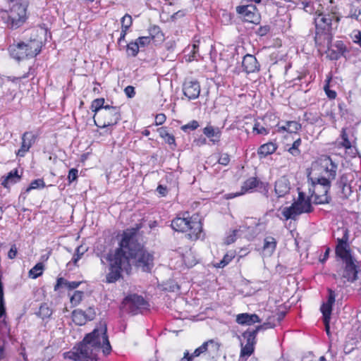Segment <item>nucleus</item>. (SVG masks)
<instances>
[{
    "label": "nucleus",
    "mask_w": 361,
    "mask_h": 361,
    "mask_svg": "<svg viewBox=\"0 0 361 361\" xmlns=\"http://www.w3.org/2000/svg\"><path fill=\"white\" fill-rule=\"evenodd\" d=\"M340 257L345 263L344 269L342 271L341 279L343 282L353 283L357 279V274L360 271L358 262L351 256V253L347 252L343 255H336Z\"/></svg>",
    "instance_id": "10"
},
{
    "label": "nucleus",
    "mask_w": 361,
    "mask_h": 361,
    "mask_svg": "<svg viewBox=\"0 0 361 361\" xmlns=\"http://www.w3.org/2000/svg\"><path fill=\"white\" fill-rule=\"evenodd\" d=\"M233 256L232 255H229L228 254L225 255L223 259L218 263L216 267L218 268H223L226 266L233 259Z\"/></svg>",
    "instance_id": "51"
},
{
    "label": "nucleus",
    "mask_w": 361,
    "mask_h": 361,
    "mask_svg": "<svg viewBox=\"0 0 361 361\" xmlns=\"http://www.w3.org/2000/svg\"><path fill=\"white\" fill-rule=\"evenodd\" d=\"M204 135L213 143L216 144L220 141L221 130L219 127L207 125L203 128Z\"/></svg>",
    "instance_id": "22"
},
{
    "label": "nucleus",
    "mask_w": 361,
    "mask_h": 361,
    "mask_svg": "<svg viewBox=\"0 0 361 361\" xmlns=\"http://www.w3.org/2000/svg\"><path fill=\"white\" fill-rule=\"evenodd\" d=\"M36 136L32 132H25L22 136L21 147L17 152V155L24 157L25 154L29 151L32 145L35 142Z\"/></svg>",
    "instance_id": "18"
},
{
    "label": "nucleus",
    "mask_w": 361,
    "mask_h": 361,
    "mask_svg": "<svg viewBox=\"0 0 361 361\" xmlns=\"http://www.w3.org/2000/svg\"><path fill=\"white\" fill-rule=\"evenodd\" d=\"M324 91H325L327 97L329 99H333L336 98V92L335 91L329 89V82L324 85Z\"/></svg>",
    "instance_id": "57"
},
{
    "label": "nucleus",
    "mask_w": 361,
    "mask_h": 361,
    "mask_svg": "<svg viewBox=\"0 0 361 361\" xmlns=\"http://www.w3.org/2000/svg\"><path fill=\"white\" fill-rule=\"evenodd\" d=\"M149 37H140L135 42H138L140 47H144L150 42Z\"/></svg>",
    "instance_id": "58"
},
{
    "label": "nucleus",
    "mask_w": 361,
    "mask_h": 361,
    "mask_svg": "<svg viewBox=\"0 0 361 361\" xmlns=\"http://www.w3.org/2000/svg\"><path fill=\"white\" fill-rule=\"evenodd\" d=\"M317 17L314 18L315 23V43L323 47H329L332 41L333 22L337 23L338 19L334 13H324L317 9L315 11Z\"/></svg>",
    "instance_id": "4"
},
{
    "label": "nucleus",
    "mask_w": 361,
    "mask_h": 361,
    "mask_svg": "<svg viewBox=\"0 0 361 361\" xmlns=\"http://www.w3.org/2000/svg\"><path fill=\"white\" fill-rule=\"evenodd\" d=\"M230 161V157L228 154H222L218 159L219 164L226 166Z\"/></svg>",
    "instance_id": "56"
},
{
    "label": "nucleus",
    "mask_w": 361,
    "mask_h": 361,
    "mask_svg": "<svg viewBox=\"0 0 361 361\" xmlns=\"http://www.w3.org/2000/svg\"><path fill=\"white\" fill-rule=\"evenodd\" d=\"M277 149L276 145L273 142H268L262 145L258 149V154L261 157H265L273 154Z\"/></svg>",
    "instance_id": "28"
},
{
    "label": "nucleus",
    "mask_w": 361,
    "mask_h": 361,
    "mask_svg": "<svg viewBox=\"0 0 361 361\" xmlns=\"http://www.w3.org/2000/svg\"><path fill=\"white\" fill-rule=\"evenodd\" d=\"M254 351V345H250V343H245V345H242L240 356H250Z\"/></svg>",
    "instance_id": "39"
},
{
    "label": "nucleus",
    "mask_w": 361,
    "mask_h": 361,
    "mask_svg": "<svg viewBox=\"0 0 361 361\" xmlns=\"http://www.w3.org/2000/svg\"><path fill=\"white\" fill-rule=\"evenodd\" d=\"M206 352L217 356L221 344L216 340L211 339L204 343Z\"/></svg>",
    "instance_id": "26"
},
{
    "label": "nucleus",
    "mask_w": 361,
    "mask_h": 361,
    "mask_svg": "<svg viewBox=\"0 0 361 361\" xmlns=\"http://www.w3.org/2000/svg\"><path fill=\"white\" fill-rule=\"evenodd\" d=\"M78 173V171L76 169H71L69 171L68 175V180L70 183L77 179Z\"/></svg>",
    "instance_id": "54"
},
{
    "label": "nucleus",
    "mask_w": 361,
    "mask_h": 361,
    "mask_svg": "<svg viewBox=\"0 0 361 361\" xmlns=\"http://www.w3.org/2000/svg\"><path fill=\"white\" fill-rule=\"evenodd\" d=\"M284 317L283 312H280L277 314L276 315L271 316L268 318L267 322H271V324H275V326L276 325V322H279Z\"/></svg>",
    "instance_id": "52"
},
{
    "label": "nucleus",
    "mask_w": 361,
    "mask_h": 361,
    "mask_svg": "<svg viewBox=\"0 0 361 361\" xmlns=\"http://www.w3.org/2000/svg\"><path fill=\"white\" fill-rule=\"evenodd\" d=\"M352 39L354 43H358L361 40V32L355 30L352 34Z\"/></svg>",
    "instance_id": "64"
},
{
    "label": "nucleus",
    "mask_w": 361,
    "mask_h": 361,
    "mask_svg": "<svg viewBox=\"0 0 361 361\" xmlns=\"http://www.w3.org/2000/svg\"><path fill=\"white\" fill-rule=\"evenodd\" d=\"M255 6H241L236 8L237 12L240 14L244 20L252 23H257L259 16L255 12Z\"/></svg>",
    "instance_id": "16"
},
{
    "label": "nucleus",
    "mask_w": 361,
    "mask_h": 361,
    "mask_svg": "<svg viewBox=\"0 0 361 361\" xmlns=\"http://www.w3.org/2000/svg\"><path fill=\"white\" fill-rule=\"evenodd\" d=\"M27 6L13 2L8 11L1 10L0 16L7 27L17 29L22 26L27 19Z\"/></svg>",
    "instance_id": "6"
},
{
    "label": "nucleus",
    "mask_w": 361,
    "mask_h": 361,
    "mask_svg": "<svg viewBox=\"0 0 361 361\" xmlns=\"http://www.w3.org/2000/svg\"><path fill=\"white\" fill-rule=\"evenodd\" d=\"M241 231V226L239 229H235L232 231V233L226 237L225 243L227 245L231 244L235 242L238 233Z\"/></svg>",
    "instance_id": "50"
},
{
    "label": "nucleus",
    "mask_w": 361,
    "mask_h": 361,
    "mask_svg": "<svg viewBox=\"0 0 361 361\" xmlns=\"http://www.w3.org/2000/svg\"><path fill=\"white\" fill-rule=\"evenodd\" d=\"M150 39H156L161 42L164 39V35L158 26H152L149 29Z\"/></svg>",
    "instance_id": "33"
},
{
    "label": "nucleus",
    "mask_w": 361,
    "mask_h": 361,
    "mask_svg": "<svg viewBox=\"0 0 361 361\" xmlns=\"http://www.w3.org/2000/svg\"><path fill=\"white\" fill-rule=\"evenodd\" d=\"M236 322L242 325H252L261 322V320L256 314L242 313L237 315Z\"/></svg>",
    "instance_id": "24"
},
{
    "label": "nucleus",
    "mask_w": 361,
    "mask_h": 361,
    "mask_svg": "<svg viewBox=\"0 0 361 361\" xmlns=\"http://www.w3.org/2000/svg\"><path fill=\"white\" fill-rule=\"evenodd\" d=\"M37 314L43 319L49 318L52 314V310L47 304L44 303L39 307Z\"/></svg>",
    "instance_id": "35"
},
{
    "label": "nucleus",
    "mask_w": 361,
    "mask_h": 361,
    "mask_svg": "<svg viewBox=\"0 0 361 361\" xmlns=\"http://www.w3.org/2000/svg\"><path fill=\"white\" fill-rule=\"evenodd\" d=\"M44 265L42 263L39 262L35 267H33L29 271L30 277L32 279H37L41 276L43 273Z\"/></svg>",
    "instance_id": "36"
},
{
    "label": "nucleus",
    "mask_w": 361,
    "mask_h": 361,
    "mask_svg": "<svg viewBox=\"0 0 361 361\" xmlns=\"http://www.w3.org/2000/svg\"><path fill=\"white\" fill-rule=\"evenodd\" d=\"M120 119V107L105 105L104 109L94 118V123L97 127L104 128L116 125Z\"/></svg>",
    "instance_id": "9"
},
{
    "label": "nucleus",
    "mask_w": 361,
    "mask_h": 361,
    "mask_svg": "<svg viewBox=\"0 0 361 361\" xmlns=\"http://www.w3.org/2000/svg\"><path fill=\"white\" fill-rule=\"evenodd\" d=\"M309 179L312 182L310 192H311L314 203L316 204L329 203L331 197L328 195V192L331 188V181L326 177L310 178Z\"/></svg>",
    "instance_id": "7"
},
{
    "label": "nucleus",
    "mask_w": 361,
    "mask_h": 361,
    "mask_svg": "<svg viewBox=\"0 0 361 361\" xmlns=\"http://www.w3.org/2000/svg\"><path fill=\"white\" fill-rule=\"evenodd\" d=\"M124 92L128 98H133L135 94V88L131 85L127 86L124 89Z\"/></svg>",
    "instance_id": "62"
},
{
    "label": "nucleus",
    "mask_w": 361,
    "mask_h": 361,
    "mask_svg": "<svg viewBox=\"0 0 361 361\" xmlns=\"http://www.w3.org/2000/svg\"><path fill=\"white\" fill-rule=\"evenodd\" d=\"M310 200L305 197L302 192H299L298 197L290 207H286L282 210V215L285 220H295L297 217L304 213L312 212Z\"/></svg>",
    "instance_id": "8"
},
{
    "label": "nucleus",
    "mask_w": 361,
    "mask_h": 361,
    "mask_svg": "<svg viewBox=\"0 0 361 361\" xmlns=\"http://www.w3.org/2000/svg\"><path fill=\"white\" fill-rule=\"evenodd\" d=\"M206 352V348L204 347V343L200 345L199 348L195 350L192 354L190 355L191 357L193 359L195 357L200 356L202 353Z\"/></svg>",
    "instance_id": "60"
},
{
    "label": "nucleus",
    "mask_w": 361,
    "mask_h": 361,
    "mask_svg": "<svg viewBox=\"0 0 361 361\" xmlns=\"http://www.w3.org/2000/svg\"><path fill=\"white\" fill-rule=\"evenodd\" d=\"M341 136L342 139L341 145L345 149H350L351 147V142L348 139V135L345 128L342 129Z\"/></svg>",
    "instance_id": "41"
},
{
    "label": "nucleus",
    "mask_w": 361,
    "mask_h": 361,
    "mask_svg": "<svg viewBox=\"0 0 361 361\" xmlns=\"http://www.w3.org/2000/svg\"><path fill=\"white\" fill-rule=\"evenodd\" d=\"M124 305L129 312L137 314L140 310H146L148 307L147 302L140 295H131L124 300Z\"/></svg>",
    "instance_id": "12"
},
{
    "label": "nucleus",
    "mask_w": 361,
    "mask_h": 361,
    "mask_svg": "<svg viewBox=\"0 0 361 361\" xmlns=\"http://www.w3.org/2000/svg\"><path fill=\"white\" fill-rule=\"evenodd\" d=\"M253 131L254 132H256L257 134H262V135H266L268 133L267 129L263 127V126H261L259 125V123H256L253 127Z\"/></svg>",
    "instance_id": "55"
},
{
    "label": "nucleus",
    "mask_w": 361,
    "mask_h": 361,
    "mask_svg": "<svg viewBox=\"0 0 361 361\" xmlns=\"http://www.w3.org/2000/svg\"><path fill=\"white\" fill-rule=\"evenodd\" d=\"M128 254V246H122L120 243V247L115 252L108 255L107 259L109 262V273L106 276V283H115L122 276V272L129 274L131 270Z\"/></svg>",
    "instance_id": "3"
},
{
    "label": "nucleus",
    "mask_w": 361,
    "mask_h": 361,
    "mask_svg": "<svg viewBox=\"0 0 361 361\" xmlns=\"http://www.w3.org/2000/svg\"><path fill=\"white\" fill-rule=\"evenodd\" d=\"M127 47L129 54L133 56H135L137 54L140 48L138 42H130L128 44Z\"/></svg>",
    "instance_id": "44"
},
{
    "label": "nucleus",
    "mask_w": 361,
    "mask_h": 361,
    "mask_svg": "<svg viewBox=\"0 0 361 361\" xmlns=\"http://www.w3.org/2000/svg\"><path fill=\"white\" fill-rule=\"evenodd\" d=\"M45 183L42 179H37L31 182L30 186L26 189V192H29L33 189L43 188Z\"/></svg>",
    "instance_id": "40"
},
{
    "label": "nucleus",
    "mask_w": 361,
    "mask_h": 361,
    "mask_svg": "<svg viewBox=\"0 0 361 361\" xmlns=\"http://www.w3.org/2000/svg\"><path fill=\"white\" fill-rule=\"evenodd\" d=\"M276 240L272 236H267L264 240L262 253L264 257L272 255L276 247Z\"/></svg>",
    "instance_id": "25"
},
{
    "label": "nucleus",
    "mask_w": 361,
    "mask_h": 361,
    "mask_svg": "<svg viewBox=\"0 0 361 361\" xmlns=\"http://www.w3.org/2000/svg\"><path fill=\"white\" fill-rule=\"evenodd\" d=\"M159 136L164 140L170 145L176 146L175 137L173 135L170 134L166 127L159 128L157 130Z\"/></svg>",
    "instance_id": "29"
},
{
    "label": "nucleus",
    "mask_w": 361,
    "mask_h": 361,
    "mask_svg": "<svg viewBox=\"0 0 361 361\" xmlns=\"http://www.w3.org/2000/svg\"><path fill=\"white\" fill-rule=\"evenodd\" d=\"M104 104V99L103 98H99L94 99L91 104V109L92 111L95 113L94 116V118L97 117L98 114H99V112L104 109L105 106Z\"/></svg>",
    "instance_id": "32"
},
{
    "label": "nucleus",
    "mask_w": 361,
    "mask_h": 361,
    "mask_svg": "<svg viewBox=\"0 0 361 361\" xmlns=\"http://www.w3.org/2000/svg\"><path fill=\"white\" fill-rule=\"evenodd\" d=\"M133 20L131 16L126 14L121 18V29L128 30L132 25Z\"/></svg>",
    "instance_id": "43"
},
{
    "label": "nucleus",
    "mask_w": 361,
    "mask_h": 361,
    "mask_svg": "<svg viewBox=\"0 0 361 361\" xmlns=\"http://www.w3.org/2000/svg\"><path fill=\"white\" fill-rule=\"evenodd\" d=\"M333 235L337 242L336 246V255H343L350 252V245L348 243L349 231L346 226H342L338 227L334 231Z\"/></svg>",
    "instance_id": "11"
},
{
    "label": "nucleus",
    "mask_w": 361,
    "mask_h": 361,
    "mask_svg": "<svg viewBox=\"0 0 361 361\" xmlns=\"http://www.w3.org/2000/svg\"><path fill=\"white\" fill-rule=\"evenodd\" d=\"M199 123L197 121L193 120L188 123L181 126V130L184 132H187L188 130H195L199 127Z\"/></svg>",
    "instance_id": "45"
},
{
    "label": "nucleus",
    "mask_w": 361,
    "mask_h": 361,
    "mask_svg": "<svg viewBox=\"0 0 361 361\" xmlns=\"http://www.w3.org/2000/svg\"><path fill=\"white\" fill-rule=\"evenodd\" d=\"M73 321L77 325H83L87 321L83 310H75L72 313Z\"/></svg>",
    "instance_id": "30"
},
{
    "label": "nucleus",
    "mask_w": 361,
    "mask_h": 361,
    "mask_svg": "<svg viewBox=\"0 0 361 361\" xmlns=\"http://www.w3.org/2000/svg\"><path fill=\"white\" fill-rule=\"evenodd\" d=\"M86 251V249L82 246H79L76 249V253L74 255L72 261L74 264H76L78 261L80 259L81 256Z\"/></svg>",
    "instance_id": "48"
},
{
    "label": "nucleus",
    "mask_w": 361,
    "mask_h": 361,
    "mask_svg": "<svg viewBox=\"0 0 361 361\" xmlns=\"http://www.w3.org/2000/svg\"><path fill=\"white\" fill-rule=\"evenodd\" d=\"M166 121V116L164 114H157L155 117V123L157 126L161 125Z\"/></svg>",
    "instance_id": "63"
},
{
    "label": "nucleus",
    "mask_w": 361,
    "mask_h": 361,
    "mask_svg": "<svg viewBox=\"0 0 361 361\" xmlns=\"http://www.w3.org/2000/svg\"><path fill=\"white\" fill-rule=\"evenodd\" d=\"M84 312L87 319L89 321L93 320L96 316V312L92 307H90L86 311H84Z\"/></svg>",
    "instance_id": "53"
},
{
    "label": "nucleus",
    "mask_w": 361,
    "mask_h": 361,
    "mask_svg": "<svg viewBox=\"0 0 361 361\" xmlns=\"http://www.w3.org/2000/svg\"><path fill=\"white\" fill-rule=\"evenodd\" d=\"M2 271L0 270V317L6 314L5 302L4 298V285L1 281Z\"/></svg>",
    "instance_id": "34"
},
{
    "label": "nucleus",
    "mask_w": 361,
    "mask_h": 361,
    "mask_svg": "<svg viewBox=\"0 0 361 361\" xmlns=\"http://www.w3.org/2000/svg\"><path fill=\"white\" fill-rule=\"evenodd\" d=\"M304 4V9L306 12H308L310 13H312L314 12V11L316 9H319V7L321 6V4L317 1H308L306 3H302Z\"/></svg>",
    "instance_id": "37"
},
{
    "label": "nucleus",
    "mask_w": 361,
    "mask_h": 361,
    "mask_svg": "<svg viewBox=\"0 0 361 361\" xmlns=\"http://www.w3.org/2000/svg\"><path fill=\"white\" fill-rule=\"evenodd\" d=\"M25 51L27 53V58H32L36 56L41 51L42 42L39 39H34L23 42Z\"/></svg>",
    "instance_id": "20"
},
{
    "label": "nucleus",
    "mask_w": 361,
    "mask_h": 361,
    "mask_svg": "<svg viewBox=\"0 0 361 361\" xmlns=\"http://www.w3.org/2000/svg\"><path fill=\"white\" fill-rule=\"evenodd\" d=\"M8 51L10 52L11 57L18 61L27 59V53L26 51H25L23 42L10 45Z\"/></svg>",
    "instance_id": "23"
},
{
    "label": "nucleus",
    "mask_w": 361,
    "mask_h": 361,
    "mask_svg": "<svg viewBox=\"0 0 361 361\" xmlns=\"http://www.w3.org/2000/svg\"><path fill=\"white\" fill-rule=\"evenodd\" d=\"M83 297V292L76 290L71 298V302L73 305H78L82 300Z\"/></svg>",
    "instance_id": "42"
},
{
    "label": "nucleus",
    "mask_w": 361,
    "mask_h": 361,
    "mask_svg": "<svg viewBox=\"0 0 361 361\" xmlns=\"http://www.w3.org/2000/svg\"><path fill=\"white\" fill-rule=\"evenodd\" d=\"M259 183V181L257 179V178L251 177L248 178L243 183V185H242L243 192H241V194L252 190V189L257 187Z\"/></svg>",
    "instance_id": "31"
},
{
    "label": "nucleus",
    "mask_w": 361,
    "mask_h": 361,
    "mask_svg": "<svg viewBox=\"0 0 361 361\" xmlns=\"http://www.w3.org/2000/svg\"><path fill=\"white\" fill-rule=\"evenodd\" d=\"M335 302V293L331 289H329V297L328 300L326 303H324L321 307V311L323 314L324 323L325 325V329L326 334L329 335V322L331 319V314L332 311V305Z\"/></svg>",
    "instance_id": "13"
},
{
    "label": "nucleus",
    "mask_w": 361,
    "mask_h": 361,
    "mask_svg": "<svg viewBox=\"0 0 361 361\" xmlns=\"http://www.w3.org/2000/svg\"><path fill=\"white\" fill-rule=\"evenodd\" d=\"M348 179L345 174L342 175L336 183L337 188L348 185Z\"/></svg>",
    "instance_id": "59"
},
{
    "label": "nucleus",
    "mask_w": 361,
    "mask_h": 361,
    "mask_svg": "<svg viewBox=\"0 0 361 361\" xmlns=\"http://www.w3.org/2000/svg\"><path fill=\"white\" fill-rule=\"evenodd\" d=\"M136 230L126 231L123 233L121 240L122 246H128V254L135 265L143 271H150L154 266L153 255L145 250L135 239Z\"/></svg>",
    "instance_id": "2"
},
{
    "label": "nucleus",
    "mask_w": 361,
    "mask_h": 361,
    "mask_svg": "<svg viewBox=\"0 0 361 361\" xmlns=\"http://www.w3.org/2000/svg\"><path fill=\"white\" fill-rule=\"evenodd\" d=\"M171 227L178 232H188V237L192 240L200 238L202 225L197 216L176 217L171 222Z\"/></svg>",
    "instance_id": "5"
},
{
    "label": "nucleus",
    "mask_w": 361,
    "mask_h": 361,
    "mask_svg": "<svg viewBox=\"0 0 361 361\" xmlns=\"http://www.w3.org/2000/svg\"><path fill=\"white\" fill-rule=\"evenodd\" d=\"M301 144V140L300 138L297 139L293 143L292 146L288 149L289 153H290L292 155L297 157L300 155V151L299 149V146Z\"/></svg>",
    "instance_id": "38"
},
{
    "label": "nucleus",
    "mask_w": 361,
    "mask_h": 361,
    "mask_svg": "<svg viewBox=\"0 0 361 361\" xmlns=\"http://www.w3.org/2000/svg\"><path fill=\"white\" fill-rule=\"evenodd\" d=\"M275 326V324H271V322H266L262 325L257 326L255 329L253 331H245L242 336L246 340V343H250V345L255 344V338L256 336L259 331L262 329H267L269 328H273Z\"/></svg>",
    "instance_id": "19"
},
{
    "label": "nucleus",
    "mask_w": 361,
    "mask_h": 361,
    "mask_svg": "<svg viewBox=\"0 0 361 361\" xmlns=\"http://www.w3.org/2000/svg\"><path fill=\"white\" fill-rule=\"evenodd\" d=\"M20 180V176L18 174L17 169L13 170L8 173L1 182L5 188H8L11 185L16 183Z\"/></svg>",
    "instance_id": "27"
},
{
    "label": "nucleus",
    "mask_w": 361,
    "mask_h": 361,
    "mask_svg": "<svg viewBox=\"0 0 361 361\" xmlns=\"http://www.w3.org/2000/svg\"><path fill=\"white\" fill-rule=\"evenodd\" d=\"M338 189L342 194V198H348L352 192L350 184L338 188Z\"/></svg>",
    "instance_id": "49"
},
{
    "label": "nucleus",
    "mask_w": 361,
    "mask_h": 361,
    "mask_svg": "<svg viewBox=\"0 0 361 361\" xmlns=\"http://www.w3.org/2000/svg\"><path fill=\"white\" fill-rule=\"evenodd\" d=\"M183 94L190 100L197 99L200 94V85L197 80L187 79L183 85Z\"/></svg>",
    "instance_id": "14"
},
{
    "label": "nucleus",
    "mask_w": 361,
    "mask_h": 361,
    "mask_svg": "<svg viewBox=\"0 0 361 361\" xmlns=\"http://www.w3.org/2000/svg\"><path fill=\"white\" fill-rule=\"evenodd\" d=\"M242 66L247 73L259 71V64L256 58L252 54H246L243 59Z\"/></svg>",
    "instance_id": "21"
},
{
    "label": "nucleus",
    "mask_w": 361,
    "mask_h": 361,
    "mask_svg": "<svg viewBox=\"0 0 361 361\" xmlns=\"http://www.w3.org/2000/svg\"><path fill=\"white\" fill-rule=\"evenodd\" d=\"M348 17L351 18H354L357 20H361V12L360 9L355 8L354 6H350V9L348 13Z\"/></svg>",
    "instance_id": "46"
},
{
    "label": "nucleus",
    "mask_w": 361,
    "mask_h": 361,
    "mask_svg": "<svg viewBox=\"0 0 361 361\" xmlns=\"http://www.w3.org/2000/svg\"><path fill=\"white\" fill-rule=\"evenodd\" d=\"M301 125L296 121H288V132L290 133H296L300 129Z\"/></svg>",
    "instance_id": "47"
},
{
    "label": "nucleus",
    "mask_w": 361,
    "mask_h": 361,
    "mask_svg": "<svg viewBox=\"0 0 361 361\" xmlns=\"http://www.w3.org/2000/svg\"><path fill=\"white\" fill-rule=\"evenodd\" d=\"M101 349L104 355H109L111 351L104 323H100L99 327L87 334L77 348L65 353L63 356L74 361H97Z\"/></svg>",
    "instance_id": "1"
},
{
    "label": "nucleus",
    "mask_w": 361,
    "mask_h": 361,
    "mask_svg": "<svg viewBox=\"0 0 361 361\" xmlns=\"http://www.w3.org/2000/svg\"><path fill=\"white\" fill-rule=\"evenodd\" d=\"M68 281L65 279L60 277L57 279L56 283L54 286V290H58L61 286H64L66 287V283Z\"/></svg>",
    "instance_id": "61"
},
{
    "label": "nucleus",
    "mask_w": 361,
    "mask_h": 361,
    "mask_svg": "<svg viewBox=\"0 0 361 361\" xmlns=\"http://www.w3.org/2000/svg\"><path fill=\"white\" fill-rule=\"evenodd\" d=\"M291 185L287 176H283L278 178L274 184V192L277 197H283L289 194Z\"/></svg>",
    "instance_id": "15"
},
{
    "label": "nucleus",
    "mask_w": 361,
    "mask_h": 361,
    "mask_svg": "<svg viewBox=\"0 0 361 361\" xmlns=\"http://www.w3.org/2000/svg\"><path fill=\"white\" fill-rule=\"evenodd\" d=\"M320 166L324 171L326 173L327 179L329 180L334 179L336 175L338 166L332 161V159L327 156L320 159Z\"/></svg>",
    "instance_id": "17"
}]
</instances>
